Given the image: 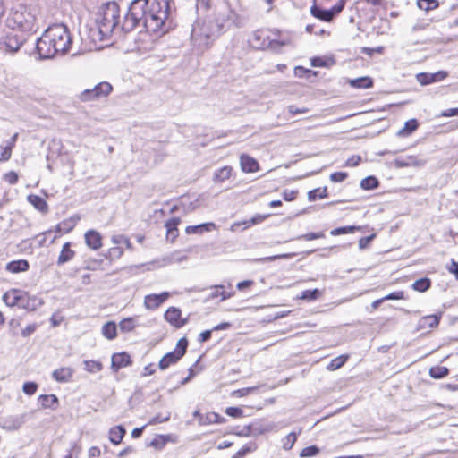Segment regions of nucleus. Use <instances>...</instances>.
<instances>
[{"instance_id":"13d9d810","label":"nucleus","mask_w":458,"mask_h":458,"mask_svg":"<svg viewBox=\"0 0 458 458\" xmlns=\"http://www.w3.org/2000/svg\"><path fill=\"white\" fill-rule=\"evenodd\" d=\"M80 98L81 101H91L97 99L95 97V94L91 89H85L83 92H81Z\"/></svg>"},{"instance_id":"c03bdc74","label":"nucleus","mask_w":458,"mask_h":458,"mask_svg":"<svg viewBox=\"0 0 458 458\" xmlns=\"http://www.w3.org/2000/svg\"><path fill=\"white\" fill-rule=\"evenodd\" d=\"M168 440V436L158 435L150 443L149 446L157 449H162Z\"/></svg>"},{"instance_id":"3c124183","label":"nucleus","mask_w":458,"mask_h":458,"mask_svg":"<svg viewBox=\"0 0 458 458\" xmlns=\"http://www.w3.org/2000/svg\"><path fill=\"white\" fill-rule=\"evenodd\" d=\"M180 222H181V220L178 217H173V218L167 220L165 224V226L166 228V233H171V231L176 230Z\"/></svg>"},{"instance_id":"393cba45","label":"nucleus","mask_w":458,"mask_h":458,"mask_svg":"<svg viewBox=\"0 0 458 458\" xmlns=\"http://www.w3.org/2000/svg\"><path fill=\"white\" fill-rule=\"evenodd\" d=\"M349 85L356 89H369L373 86V80L369 76H363L350 80Z\"/></svg>"},{"instance_id":"aec40b11","label":"nucleus","mask_w":458,"mask_h":458,"mask_svg":"<svg viewBox=\"0 0 458 458\" xmlns=\"http://www.w3.org/2000/svg\"><path fill=\"white\" fill-rule=\"evenodd\" d=\"M289 40H276L270 39L267 43L258 44V48L270 49L274 53H281V48L284 46L289 45Z\"/></svg>"},{"instance_id":"a211bd4d","label":"nucleus","mask_w":458,"mask_h":458,"mask_svg":"<svg viewBox=\"0 0 458 458\" xmlns=\"http://www.w3.org/2000/svg\"><path fill=\"white\" fill-rule=\"evenodd\" d=\"M73 369L69 367L60 368L52 373V377L60 383L69 382L72 379Z\"/></svg>"},{"instance_id":"5701e85b","label":"nucleus","mask_w":458,"mask_h":458,"mask_svg":"<svg viewBox=\"0 0 458 458\" xmlns=\"http://www.w3.org/2000/svg\"><path fill=\"white\" fill-rule=\"evenodd\" d=\"M27 199H28L29 203H30L38 211H40L42 213L47 212L48 205L43 198H41L38 195H35V194H30L27 197Z\"/></svg>"},{"instance_id":"0eeeda50","label":"nucleus","mask_w":458,"mask_h":458,"mask_svg":"<svg viewBox=\"0 0 458 458\" xmlns=\"http://www.w3.org/2000/svg\"><path fill=\"white\" fill-rule=\"evenodd\" d=\"M345 0H340L337 4L332 6L330 9H322L316 4L310 7V13L317 19L323 21H331L333 18L341 13L344 7Z\"/></svg>"},{"instance_id":"ddd939ff","label":"nucleus","mask_w":458,"mask_h":458,"mask_svg":"<svg viewBox=\"0 0 458 458\" xmlns=\"http://www.w3.org/2000/svg\"><path fill=\"white\" fill-rule=\"evenodd\" d=\"M23 422H24V420H23L22 417L9 416V417L4 418L1 420L0 426L3 429L12 432V431H15V430L19 429L21 427V425L23 424Z\"/></svg>"},{"instance_id":"37998d69","label":"nucleus","mask_w":458,"mask_h":458,"mask_svg":"<svg viewBox=\"0 0 458 458\" xmlns=\"http://www.w3.org/2000/svg\"><path fill=\"white\" fill-rule=\"evenodd\" d=\"M297 440V434L294 432L289 433L284 439H283V448L286 451H289L293 448L294 443Z\"/></svg>"},{"instance_id":"4468645a","label":"nucleus","mask_w":458,"mask_h":458,"mask_svg":"<svg viewBox=\"0 0 458 458\" xmlns=\"http://www.w3.org/2000/svg\"><path fill=\"white\" fill-rule=\"evenodd\" d=\"M23 292L18 289H12L3 295L4 302L10 307L18 306L22 301Z\"/></svg>"},{"instance_id":"69168bd1","label":"nucleus","mask_w":458,"mask_h":458,"mask_svg":"<svg viewBox=\"0 0 458 458\" xmlns=\"http://www.w3.org/2000/svg\"><path fill=\"white\" fill-rule=\"evenodd\" d=\"M186 259H187V256L182 254L180 251L174 252L171 255V261H173V262L180 263Z\"/></svg>"},{"instance_id":"6e6d98bb","label":"nucleus","mask_w":458,"mask_h":458,"mask_svg":"<svg viewBox=\"0 0 458 458\" xmlns=\"http://www.w3.org/2000/svg\"><path fill=\"white\" fill-rule=\"evenodd\" d=\"M325 237L323 233H308L297 237V239H303L306 241H312L319 238Z\"/></svg>"},{"instance_id":"e2e57ef3","label":"nucleus","mask_w":458,"mask_h":458,"mask_svg":"<svg viewBox=\"0 0 458 458\" xmlns=\"http://www.w3.org/2000/svg\"><path fill=\"white\" fill-rule=\"evenodd\" d=\"M4 179L10 184H15L18 182V174L15 172L11 171L4 174Z\"/></svg>"},{"instance_id":"052dcab7","label":"nucleus","mask_w":458,"mask_h":458,"mask_svg":"<svg viewBox=\"0 0 458 458\" xmlns=\"http://www.w3.org/2000/svg\"><path fill=\"white\" fill-rule=\"evenodd\" d=\"M386 301L388 300H403L404 299V293L403 291L393 292L384 297Z\"/></svg>"},{"instance_id":"9b49d317","label":"nucleus","mask_w":458,"mask_h":458,"mask_svg":"<svg viewBox=\"0 0 458 458\" xmlns=\"http://www.w3.org/2000/svg\"><path fill=\"white\" fill-rule=\"evenodd\" d=\"M442 313L428 315L422 317L417 324L418 330H428L435 328L438 326Z\"/></svg>"},{"instance_id":"49530a36","label":"nucleus","mask_w":458,"mask_h":458,"mask_svg":"<svg viewBox=\"0 0 458 458\" xmlns=\"http://www.w3.org/2000/svg\"><path fill=\"white\" fill-rule=\"evenodd\" d=\"M320 292L318 289L305 290L301 293V299L307 301H315L318 298Z\"/></svg>"},{"instance_id":"09e8293b","label":"nucleus","mask_w":458,"mask_h":458,"mask_svg":"<svg viewBox=\"0 0 458 458\" xmlns=\"http://www.w3.org/2000/svg\"><path fill=\"white\" fill-rule=\"evenodd\" d=\"M38 390V384L32 381L25 382L22 386V391L28 394L32 395L34 394Z\"/></svg>"},{"instance_id":"c756f323","label":"nucleus","mask_w":458,"mask_h":458,"mask_svg":"<svg viewBox=\"0 0 458 458\" xmlns=\"http://www.w3.org/2000/svg\"><path fill=\"white\" fill-rule=\"evenodd\" d=\"M430 286H431L430 279L428 277H422V278L416 280L412 284L411 288L414 291H417L420 293H424V292L428 291L430 288Z\"/></svg>"},{"instance_id":"774afa93","label":"nucleus","mask_w":458,"mask_h":458,"mask_svg":"<svg viewBox=\"0 0 458 458\" xmlns=\"http://www.w3.org/2000/svg\"><path fill=\"white\" fill-rule=\"evenodd\" d=\"M447 269L450 273L455 276L456 279H458V262H456L454 259H452L450 266L447 267Z\"/></svg>"},{"instance_id":"a878e982","label":"nucleus","mask_w":458,"mask_h":458,"mask_svg":"<svg viewBox=\"0 0 458 458\" xmlns=\"http://www.w3.org/2000/svg\"><path fill=\"white\" fill-rule=\"evenodd\" d=\"M74 256V251L71 250L70 242H65L63 245L61 253L57 259V264L62 265L70 261Z\"/></svg>"},{"instance_id":"423d86ee","label":"nucleus","mask_w":458,"mask_h":458,"mask_svg":"<svg viewBox=\"0 0 458 458\" xmlns=\"http://www.w3.org/2000/svg\"><path fill=\"white\" fill-rule=\"evenodd\" d=\"M188 347V340L185 337L179 339L175 350L165 354L158 363V368L161 370L166 369L170 365L175 364L186 353Z\"/></svg>"},{"instance_id":"cd10ccee","label":"nucleus","mask_w":458,"mask_h":458,"mask_svg":"<svg viewBox=\"0 0 458 458\" xmlns=\"http://www.w3.org/2000/svg\"><path fill=\"white\" fill-rule=\"evenodd\" d=\"M233 168L229 165H225L221 167L214 174V181L218 182H223L225 180L229 179L232 174Z\"/></svg>"},{"instance_id":"680f3d73","label":"nucleus","mask_w":458,"mask_h":458,"mask_svg":"<svg viewBox=\"0 0 458 458\" xmlns=\"http://www.w3.org/2000/svg\"><path fill=\"white\" fill-rule=\"evenodd\" d=\"M37 327H38L37 324L28 325L25 328H23L21 330V335L23 337L30 336L31 334H33L36 331Z\"/></svg>"},{"instance_id":"473e14b6","label":"nucleus","mask_w":458,"mask_h":458,"mask_svg":"<svg viewBox=\"0 0 458 458\" xmlns=\"http://www.w3.org/2000/svg\"><path fill=\"white\" fill-rule=\"evenodd\" d=\"M348 355H340L335 359H333L329 364L327 366L328 370L334 371L340 369L348 360Z\"/></svg>"},{"instance_id":"9d476101","label":"nucleus","mask_w":458,"mask_h":458,"mask_svg":"<svg viewBox=\"0 0 458 458\" xmlns=\"http://www.w3.org/2000/svg\"><path fill=\"white\" fill-rule=\"evenodd\" d=\"M131 364V356L125 352L114 353L111 359V369L117 372L119 369L125 368Z\"/></svg>"},{"instance_id":"6e6552de","label":"nucleus","mask_w":458,"mask_h":458,"mask_svg":"<svg viewBox=\"0 0 458 458\" xmlns=\"http://www.w3.org/2000/svg\"><path fill=\"white\" fill-rule=\"evenodd\" d=\"M235 13L229 7H225L223 9L218 10L213 17H209V19L214 22L215 26L221 34L225 31L227 24L233 21Z\"/></svg>"},{"instance_id":"72a5a7b5","label":"nucleus","mask_w":458,"mask_h":458,"mask_svg":"<svg viewBox=\"0 0 458 458\" xmlns=\"http://www.w3.org/2000/svg\"><path fill=\"white\" fill-rule=\"evenodd\" d=\"M144 304L147 309L154 310L161 305V301L157 294H149L145 297Z\"/></svg>"},{"instance_id":"f03ea898","label":"nucleus","mask_w":458,"mask_h":458,"mask_svg":"<svg viewBox=\"0 0 458 458\" xmlns=\"http://www.w3.org/2000/svg\"><path fill=\"white\" fill-rule=\"evenodd\" d=\"M72 44V38L66 25L54 24L45 30L42 36L36 42V50L39 59H50L58 53L68 52Z\"/></svg>"},{"instance_id":"4c0bfd02","label":"nucleus","mask_w":458,"mask_h":458,"mask_svg":"<svg viewBox=\"0 0 458 458\" xmlns=\"http://www.w3.org/2000/svg\"><path fill=\"white\" fill-rule=\"evenodd\" d=\"M327 197V187L323 188V189H320V188H317V189H314V190H311L308 192V199L310 201H314L316 200L318 198L319 199H324Z\"/></svg>"},{"instance_id":"6ab92c4d","label":"nucleus","mask_w":458,"mask_h":458,"mask_svg":"<svg viewBox=\"0 0 458 458\" xmlns=\"http://www.w3.org/2000/svg\"><path fill=\"white\" fill-rule=\"evenodd\" d=\"M5 268L13 274L26 272L30 268V264L26 259L13 260L6 264Z\"/></svg>"},{"instance_id":"39448f33","label":"nucleus","mask_w":458,"mask_h":458,"mask_svg":"<svg viewBox=\"0 0 458 458\" xmlns=\"http://www.w3.org/2000/svg\"><path fill=\"white\" fill-rule=\"evenodd\" d=\"M27 41L24 34H19L14 30L6 31L0 36V48L5 52L14 54L20 50Z\"/></svg>"},{"instance_id":"7c9ffc66","label":"nucleus","mask_w":458,"mask_h":458,"mask_svg":"<svg viewBox=\"0 0 458 458\" xmlns=\"http://www.w3.org/2000/svg\"><path fill=\"white\" fill-rule=\"evenodd\" d=\"M418 126H419L418 121L416 119H411L404 123V127L397 132V135H399V136L410 135L411 133H412L414 131L417 130Z\"/></svg>"},{"instance_id":"412c9836","label":"nucleus","mask_w":458,"mask_h":458,"mask_svg":"<svg viewBox=\"0 0 458 458\" xmlns=\"http://www.w3.org/2000/svg\"><path fill=\"white\" fill-rule=\"evenodd\" d=\"M38 400L44 409L56 410L59 404V400L55 394H41Z\"/></svg>"},{"instance_id":"338daca9","label":"nucleus","mask_w":458,"mask_h":458,"mask_svg":"<svg viewBox=\"0 0 458 458\" xmlns=\"http://www.w3.org/2000/svg\"><path fill=\"white\" fill-rule=\"evenodd\" d=\"M212 332H213L212 329L205 330V331L201 332L199 335V339H198L199 342L204 343V342L208 341L211 338Z\"/></svg>"},{"instance_id":"864d4df0","label":"nucleus","mask_w":458,"mask_h":458,"mask_svg":"<svg viewBox=\"0 0 458 458\" xmlns=\"http://www.w3.org/2000/svg\"><path fill=\"white\" fill-rule=\"evenodd\" d=\"M375 237H376V233H372L366 237H361L359 240V248L360 250L366 249L369 245V243L374 240Z\"/></svg>"},{"instance_id":"2f4dec72","label":"nucleus","mask_w":458,"mask_h":458,"mask_svg":"<svg viewBox=\"0 0 458 458\" xmlns=\"http://www.w3.org/2000/svg\"><path fill=\"white\" fill-rule=\"evenodd\" d=\"M360 185L363 190H374L378 187L379 181L375 176L369 175L362 179Z\"/></svg>"},{"instance_id":"1a4fd4ad","label":"nucleus","mask_w":458,"mask_h":458,"mask_svg":"<svg viewBox=\"0 0 458 458\" xmlns=\"http://www.w3.org/2000/svg\"><path fill=\"white\" fill-rule=\"evenodd\" d=\"M448 73L445 71H437L433 73L420 72L416 75L417 81L422 85H428L434 82L441 81L447 77Z\"/></svg>"},{"instance_id":"f8f14e48","label":"nucleus","mask_w":458,"mask_h":458,"mask_svg":"<svg viewBox=\"0 0 458 458\" xmlns=\"http://www.w3.org/2000/svg\"><path fill=\"white\" fill-rule=\"evenodd\" d=\"M165 318L171 325L177 328L183 327L186 323V319L181 318V310L174 307H170L165 313Z\"/></svg>"},{"instance_id":"4be33fe9","label":"nucleus","mask_w":458,"mask_h":458,"mask_svg":"<svg viewBox=\"0 0 458 458\" xmlns=\"http://www.w3.org/2000/svg\"><path fill=\"white\" fill-rule=\"evenodd\" d=\"M125 434H126L125 428L122 425H118L116 427L110 428L109 440L112 444L117 445L122 442Z\"/></svg>"},{"instance_id":"de8ad7c7","label":"nucleus","mask_w":458,"mask_h":458,"mask_svg":"<svg viewBox=\"0 0 458 458\" xmlns=\"http://www.w3.org/2000/svg\"><path fill=\"white\" fill-rule=\"evenodd\" d=\"M269 215H256L251 219L243 221L242 225H245V227L262 223Z\"/></svg>"},{"instance_id":"2eb2a0df","label":"nucleus","mask_w":458,"mask_h":458,"mask_svg":"<svg viewBox=\"0 0 458 458\" xmlns=\"http://www.w3.org/2000/svg\"><path fill=\"white\" fill-rule=\"evenodd\" d=\"M85 242L90 249L97 250L102 246V237L100 233L95 230H89L85 233Z\"/></svg>"},{"instance_id":"603ef678","label":"nucleus","mask_w":458,"mask_h":458,"mask_svg":"<svg viewBox=\"0 0 458 458\" xmlns=\"http://www.w3.org/2000/svg\"><path fill=\"white\" fill-rule=\"evenodd\" d=\"M225 413L233 418H240L243 414V411L240 407H228L225 409Z\"/></svg>"},{"instance_id":"ea45409f","label":"nucleus","mask_w":458,"mask_h":458,"mask_svg":"<svg viewBox=\"0 0 458 458\" xmlns=\"http://www.w3.org/2000/svg\"><path fill=\"white\" fill-rule=\"evenodd\" d=\"M223 288H224L223 285H216V286H214L212 288L213 291L211 292L209 297L211 299L221 297V301H225V300L230 298L232 296V294L231 293H226L225 291H222Z\"/></svg>"},{"instance_id":"bf43d9fd","label":"nucleus","mask_w":458,"mask_h":458,"mask_svg":"<svg viewBox=\"0 0 458 458\" xmlns=\"http://www.w3.org/2000/svg\"><path fill=\"white\" fill-rule=\"evenodd\" d=\"M113 242L117 244H123L129 249L131 247V242H130V240L123 235L114 236Z\"/></svg>"},{"instance_id":"f3484780","label":"nucleus","mask_w":458,"mask_h":458,"mask_svg":"<svg viewBox=\"0 0 458 458\" xmlns=\"http://www.w3.org/2000/svg\"><path fill=\"white\" fill-rule=\"evenodd\" d=\"M42 304L41 299L36 296H29L27 293L23 292L22 301H21L19 307L28 310H35Z\"/></svg>"},{"instance_id":"b1692460","label":"nucleus","mask_w":458,"mask_h":458,"mask_svg":"<svg viewBox=\"0 0 458 458\" xmlns=\"http://www.w3.org/2000/svg\"><path fill=\"white\" fill-rule=\"evenodd\" d=\"M113 87L109 82L102 81L98 84H97L93 89L92 91L95 94V97L97 99L106 97L110 94L112 91Z\"/></svg>"},{"instance_id":"f257e3e1","label":"nucleus","mask_w":458,"mask_h":458,"mask_svg":"<svg viewBox=\"0 0 458 458\" xmlns=\"http://www.w3.org/2000/svg\"><path fill=\"white\" fill-rule=\"evenodd\" d=\"M173 0H133L130 4L123 21L120 20V6L116 2L102 5L97 22L100 39H106L115 30L128 33L137 27L148 31L166 32L172 27Z\"/></svg>"},{"instance_id":"8fccbe9b","label":"nucleus","mask_w":458,"mask_h":458,"mask_svg":"<svg viewBox=\"0 0 458 458\" xmlns=\"http://www.w3.org/2000/svg\"><path fill=\"white\" fill-rule=\"evenodd\" d=\"M12 156V145H6L4 147H1L0 149V161H7L11 158Z\"/></svg>"},{"instance_id":"a18cd8bd","label":"nucleus","mask_w":458,"mask_h":458,"mask_svg":"<svg viewBox=\"0 0 458 458\" xmlns=\"http://www.w3.org/2000/svg\"><path fill=\"white\" fill-rule=\"evenodd\" d=\"M319 453V448L317 445H310L305 448H303L300 453V457L306 458V457H312L317 455Z\"/></svg>"},{"instance_id":"dca6fc26","label":"nucleus","mask_w":458,"mask_h":458,"mask_svg":"<svg viewBox=\"0 0 458 458\" xmlns=\"http://www.w3.org/2000/svg\"><path fill=\"white\" fill-rule=\"evenodd\" d=\"M240 165L244 173H254L259 170L258 161L247 154L241 155Z\"/></svg>"},{"instance_id":"20e7f679","label":"nucleus","mask_w":458,"mask_h":458,"mask_svg":"<svg viewBox=\"0 0 458 458\" xmlns=\"http://www.w3.org/2000/svg\"><path fill=\"white\" fill-rule=\"evenodd\" d=\"M220 35L221 32L209 18L192 26L191 40L200 47H208Z\"/></svg>"},{"instance_id":"c9c22d12","label":"nucleus","mask_w":458,"mask_h":458,"mask_svg":"<svg viewBox=\"0 0 458 458\" xmlns=\"http://www.w3.org/2000/svg\"><path fill=\"white\" fill-rule=\"evenodd\" d=\"M361 230V226H358V225H348V226H341V227H337V228H335L334 230H332L330 232V233L332 235H341V234H345V233H354L355 231H360Z\"/></svg>"},{"instance_id":"bb28decb","label":"nucleus","mask_w":458,"mask_h":458,"mask_svg":"<svg viewBox=\"0 0 458 458\" xmlns=\"http://www.w3.org/2000/svg\"><path fill=\"white\" fill-rule=\"evenodd\" d=\"M102 334L108 340H113L117 335L116 324L113 321H108L102 327Z\"/></svg>"},{"instance_id":"4d7b16f0","label":"nucleus","mask_w":458,"mask_h":458,"mask_svg":"<svg viewBox=\"0 0 458 458\" xmlns=\"http://www.w3.org/2000/svg\"><path fill=\"white\" fill-rule=\"evenodd\" d=\"M348 176L346 172H335L331 174L330 180L334 182H341L344 181Z\"/></svg>"},{"instance_id":"7ed1b4c3","label":"nucleus","mask_w":458,"mask_h":458,"mask_svg":"<svg viewBox=\"0 0 458 458\" xmlns=\"http://www.w3.org/2000/svg\"><path fill=\"white\" fill-rule=\"evenodd\" d=\"M7 26L13 30L15 28L21 31H36V17L30 8L23 4H18L9 13L6 20Z\"/></svg>"},{"instance_id":"a19ab883","label":"nucleus","mask_w":458,"mask_h":458,"mask_svg":"<svg viewBox=\"0 0 458 458\" xmlns=\"http://www.w3.org/2000/svg\"><path fill=\"white\" fill-rule=\"evenodd\" d=\"M102 364L97 360H85L84 361V369L89 373H97L102 370Z\"/></svg>"},{"instance_id":"58836bf2","label":"nucleus","mask_w":458,"mask_h":458,"mask_svg":"<svg viewBox=\"0 0 458 458\" xmlns=\"http://www.w3.org/2000/svg\"><path fill=\"white\" fill-rule=\"evenodd\" d=\"M269 40V37L263 30H257L253 34L252 44L258 48V44L267 43Z\"/></svg>"},{"instance_id":"e433bc0d","label":"nucleus","mask_w":458,"mask_h":458,"mask_svg":"<svg viewBox=\"0 0 458 458\" xmlns=\"http://www.w3.org/2000/svg\"><path fill=\"white\" fill-rule=\"evenodd\" d=\"M136 327L134 318H126L120 321L119 328L122 332L128 333L132 331Z\"/></svg>"},{"instance_id":"79ce46f5","label":"nucleus","mask_w":458,"mask_h":458,"mask_svg":"<svg viewBox=\"0 0 458 458\" xmlns=\"http://www.w3.org/2000/svg\"><path fill=\"white\" fill-rule=\"evenodd\" d=\"M417 5L420 9L424 11H429L438 6L437 0H418Z\"/></svg>"},{"instance_id":"0e129e2a","label":"nucleus","mask_w":458,"mask_h":458,"mask_svg":"<svg viewBox=\"0 0 458 458\" xmlns=\"http://www.w3.org/2000/svg\"><path fill=\"white\" fill-rule=\"evenodd\" d=\"M360 161L361 157L360 156H352L346 160L345 165L350 167L356 166L360 164Z\"/></svg>"},{"instance_id":"c85d7f7f","label":"nucleus","mask_w":458,"mask_h":458,"mask_svg":"<svg viewBox=\"0 0 458 458\" xmlns=\"http://www.w3.org/2000/svg\"><path fill=\"white\" fill-rule=\"evenodd\" d=\"M79 217H70L57 225L56 230L60 233H69L76 225Z\"/></svg>"},{"instance_id":"f704fd0d","label":"nucleus","mask_w":458,"mask_h":458,"mask_svg":"<svg viewBox=\"0 0 458 458\" xmlns=\"http://www.w3.org/2000/svg\"><path fill=\"white\" fill-rule=\"evenodd\" d=\"M449 369L446 367L437 366L429 369V375L432 378L439 379L446 377Z\"/></svg>"},{"instance_id":"5fc2aeb1","label":"nucleus","mask_w":458,"mask_h":458,"mask_svg":"<svg viewBox=\"0 0 458 458\" xmlns=\"http://www.w3.org/2000/svg\"><path fill=\"white\" fill-rule=\"evenodd\" d=\"M395 162L399 167H405V166H409V165H420L419 162L417 160H415L414 157H409L407 158V160L397 159Z\"/></svg>"}]
</instances>
